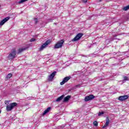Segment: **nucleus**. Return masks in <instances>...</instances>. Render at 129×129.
<instances>
[{
    "label": "nucleus",
    "instance_id": "obj_16",
    "mask_svg": "<svg viewBox=\"0 0 129 129\" xmlns=\"http://www.w3.org/2000/svg\"><path fill=\"white\" fill-rule=\"evenodd\" d=\"M12 76H13V74H9L6 77V79H10V78H11V77H12Z\"/></svg>",
    "mask_w": 129,
    "mask_h": 129
},
{
    "label": "nucleus",
    "instance_id": "obj_7",
    "mask_svg": "<svg viewBox=\"0 0 129 129\" xmlns=\"http://www.w3.org/2000/svg\"><path fill=\"white\" fill-rule=\"evenodd\" d=\"M95 96L93 95H90L89 96H86L85 98V101H89V100H92L95 98Z\"/></svg>",
    "mask_w": 129,
    "mask_h": 129
},
{
    "label": "nucleus",
    "instance_id": "obj_20",
    "mask_svg": "<svg viewBox=\"0 0 129 129\" xmlns=\"http://www.w3.org/2000/svg\"><path fill=\"white\" fill-rule=\"evenodd\" d=\"M27 1H28V0H21L19 2V4H22L23 3H25V2H27Z\"/></svg>",
    "mask_w": 129,
    "mask_h": 129
},
{
    "label": "nucleus",
    "instance_id": "obj_11",
    "mask_svg": "<svg viewBox=\"0 0 129 129\" xmlns=\"http://www.w3.org/2000/svg\"><path fill=\"white\" fill-rule=\"evenodd\" d=\"M108 124H109V119L108 118V117H107L106 119V123L103 125V128H104L106 127V126H107L108 125Z\"/></svg>",
    "mask_w": 129,
    "mask_h": 129
},
{
    "label": "nucleus",
    "instance_id": "obj_3",
    "mask_svg": "<svg viewBox=\"0 0 129 129\" xmlns=\"http://www.w3.org/2000/svg\"><path fill=\"white\" fill-rule=\"evenodd\" d=\"M9 59H14L16 58V49H12L11 52L8 55Z\"/></svg>",
    "mask_w": 129,
    "mask_h": 129
},
{
    "label": "nucleus",
    "instance_id": "obj_14",
    "mask_svg": "<svg viewBox=\"0 0 129 129\" xmlns=\"http://www.w3.org/2000/svg\"><path fill=\"white\" fill-rule=\"evenodd\" d=\"M51 110V107H48L46 110H44V112L43 113V115H45L46 113H48Z\"/></svg>",
    "mask_w": 129,
    "mask_h": 129
},
{
    "label": "nucleus",
    "instance_id": "obj_22",
    "mask_svg": "<svg viewBox=\"0 0 129 129\" xmlns=\"http://www.w3.org/2000/svg\"><path fill=\"white\" fill-rule=\"evenodd\" d=\"M34 21L35 24H37L38 23V19L34 18Z\"/></svg>",
    "mask_w": 129,
    "mask_h": 129
},
{
    "label": "nucleus",
    "instance_id": "obj_15",
    "mask_svg": "<svg viewBox=\"0 0 129 129\" xmlns=\"http://www.w3.org/2000/svg\"><path fill=\"white\" fill-rule=\"evenodd\" d=\"M27 49H28V48H27V47L20 48L18 50V54H20V53H22V52H24V51L27 50Z\"/></svg>",
    "mask_w": 129,
    "mask_h": 129
},
{
    "label": "nucleus",
    "instance_id": "obj_25",
    "mask_svg": "<svg viewBox=\"0 0 129 129\" xmlns=\"http://www.w3.org/2000/svg\"><path fill=\"white\" fill-rule=\"evenodd\" d=\"M36 41V39L35 38H32L31 40H30V42H34Z\"/></svg>",
    "mask_w": 129,
    "mask_h": 129
},
{
    "label": "nucleus",
    "instance_id": "obj_12",
    "mask_svg": "<svg viewBox=\"0 0 129 129\" xmlns=\"http://www.w3.org/2000/svg\"><path fill=\"white\" fill-rule=\"evenodd\" d=\"M71 98V96L68 95L67 97H64L63 100V102H67L69 101V99Z\"/></svg>",
    "mask_w": 129,
    "mask_h": 129
},
{
    "label": "nucleus",
    "instance_id": "obj_5",
    "mask_svg": "<svg viewBox=\"0 0 129 129\" xmlns=\"http://www.w3.org/2000/svg\"><path fill=\"white\" fill-rule=\"evenodd\" d=\"M83 36V34L82 33H79L72 40L73 42H76V41H78V40H80L81 37Z\"/></svg>",
    "mask_w": 129,
    "mask_h": 129
},
{
    "label": "nucleus",
    "instance_id": "obj_26",
    "mask_svg": "<svg viewBox=\"0 0 129 129\" xmlns=\"http://www.w3.org/2000/svg\"><path fill=\"white\" fill-rule=\"evenodd\" d=\"M83 2L84 3H87V0H83Z\"/></svg>",
    "mask_w": 129,
    "mask_h": 129
},
{
    "label": "nucleus",
    "instance_id": "obj_24",
    "mask_svg": "<svg viewBox=\"0 0 129 129\" xmlns=\"http://www.w3.org/2000/svg\"><path fill=\"white\" fill-rule=\"evenodd\" d=\"M104 113L103 112H99V113L98 114V115H99V116H100V115H101L102 114H104Z\"/></svg>",
    "mask_w": 129,
    "mask_h": 129
},
{
    "label": "nucleus",
    "instance_id": "obj_10",
    "mask_svg": "<svg viewBox=\"0 0 129 129\" xmlns=\"http://www.w3.org/2000/svg\"><path fill=\"white\" fill-rule=\"evenodd\" d=\"M9 19H10V17H6V18H5L4 19H3L0 22V26H3V25H4V24L6 23V22H8V21L9 20Z\"/></svg>",
    "mask_w": 129,
    "mask_h": 129
},
{
    "label": "nucleus",
    "instance_id": "obj_28",
    "mask_svg": "<svg viewBox=\"0 0 129 129\" xmlns=\"http://www.w3.org/2000/svg\"><path fill=\"white\" fill-rule=\"evenodd\" d=\"M1 112H2V111H0V113H1Z\"/></svg>",
    "mask_w": 129,
    "mask_h": 129
},
{
    "label": "nucleus",
    "instance_id": "obj_17",
    "mask_svg": "<svg viewBox=\"0 0 129 129\" xmlns=\"http://www.w3.org/2000/svg\"><path fill=\"white\" fill-rule=\"evenodd\" d=\"M127 10H129V5H128L127 6L124 7L122 9L123 11H127Z\"/></svg>",
    "mask_w": 129,
    "mask_h": 129
},
{
    "label": "nucleus",
    "instance_id": "obj_18",
    "mask_svg": "<svg viewBox=\"0 0 129 129\" xmlns=\"http://www.w3.org/2000/svg\"><path fill=\"white\" fill-rule=\"evenodd\" d=\"M128 80V77H123V81H127Z\"/></svg>",
    "mask_w": 129,
    "mask_h": 129
},
{
    "label": "nucleus",
    "instance_id": "obj_13",
    "mask_svg": "<svg viewBox=\"0 0 129 129\" xmlns=\"http://www.w3.org/2000/svg\"><path fill=\"white\" fill-rule=\"evenodd\" d=\"M64 96H65L64 95H62L61 96H60L59 97L57 98L55 101H56V102H59V101H61V100H62L63 98H64Z\"/></svg>",
    "mask_w": 129,
    "mask_h": 129
},
{
    "label": "nucleus",
    "instance_id": "obj_21",
    "mask_svg": "<svg viewBox=\"0 0 129 129\" xmlns=\"http://www.w3.org/2000/svg\"><path fill=\"white\" fill-rule=\"evenodd\" d=\"M10 103V101H9V100H6V101H5V104L6 105H8V104H9Z\"/></svg>",
    "mask_w": 129,
    "mask_h": 129
},
{
    "label": "nucleus",
    "instance_id": "obj_9",
    "mask_svg": "<svg viewBox=\"0 0 129 129\" xmlns=\"http://www.w3.org/2000/svg\"><path fill=\"white\" fill-rule=\"evenodd\" d=\"M56 73L57 72H53L48 77V80L49 81H52L53 80V79L54 77H55V76L56 75Z\"/></svg>",
    "mask_w": 129,
    "mask_h": 129
},
{
    "label": "nucleus",
    "instance_id": "obj_8",
    "mask_svg": "<svg viewBox=\"0 0 129 129\" xmlns=\"http://www.w3.org/2000/svg\"><path fill=\"white\" fill-rule=\"evenodd\" d=\"M127 98H128V95H123L119 96L118 100H120V101H123V100H126Z\"/></svg>",
    "mask_w": 129,
    "mask_h": 129
},
{
    "label": "nucleus",
    "instance_id": "obj_2",
    "mask_svg": "<svg viewBox=\"0 0 129 129\" xmlns=\"http://www.w3.org/2000/svg\"><path fill=\"white\" fill-rule=\"evenodd\" d=\"M63 44H64V40H61L58 41L54 45V49H59V48H62L63 47Z\"/></svg>",
    "mask_w": 129,
    "mask_h": 129
},
{
    "label": "nucleus",
    "instance_id": "obj_4",
    "mask_svg": "<svg viewBox=\"0 0 129 129\" xmlns=\"http://www.w3.org/2000/svg\"><path fill=\"white\" fill-rule=\"evenodd\" d=\"M50 43H51V41H50V40H47L46 41H45L43 45H41L39 48L40 51H43V50H44V49H45L46 47L48 46V44H50Z\"/></svg>",
    "mask_w": 129,
    "mask_h": 129
},
{
    "label": "nucleus",
    "instance_id": "obj_19",
    "mask_svg": "<svg viewBox=\"0 0 129 129\" xmlns=\"http://www.w3.org/2000/svg\"><path fill=\"white\" fill-rule=\"evenodd\" d=\"M93 124H94V125H95V126H97V125H98V122H97V121H95L93 122Z\"/></svg>",
    "mask_w": 129,
    "mask_h": 129
},
{
    "label": "nucleus",
    "instance_id": "obj_1",
    "mask_svg": "<svg viewBox=\"0 0 129 129\" xmlns=\"http://www.w3.org/2000/svg\"><path fill=\"white\" fill-rule=\"evenodd\" d=\"M18 105V103L16 102L11 103L9 104H7L6 106V110L7 111H12L16 106Z\"/></svg>",
    "mask_w": 129,
    "mask_h": 129
},
{
    "label": "nucleus",
    "instance_id": "obj_27",
    "mask_svg": "<svg viewBox=\"0 0 129 129\" xmlns=\"http://www.w3.org/2000/svg\"><path fill=\"white\" fill-rule=\"evenodd\" d=\"M101 0H97V2H101Z\"/></svg>",
    "mask_w": 129,
    "mask_h": 129
},
{
    "label": "nucleus",
    "instance_id": "obj_6",
    "mask_svg": "<svg viewBox=\"0 0 129 129\" xmlns=\"http://www.w3.org/2000/svg\"><path fill=\"white\" fill-rule=\"evenodd\" d=\"M70 78H71L70 77H66L63 78L62 81L60 83V85H64L66 82H68L70 80Z\"/></svg>",
    "mask_w": 129,
    "mask_h": 129
},
{
    "label": "nucleus",
    "instance_id": "obj_23",
    "mask_svg": "<svg viewBox=\"0 0 129 129\" xmlns=\"http://www.w3.org/2000/svg\"><path fill=\"white\" fill-rule=\"evenodd\" d=\"M52 21H53V19H48L47 20L48 23H50Z\"/></svg>",
    "mask_w": 129,
    "mask_h": 129
}]
</instances>
